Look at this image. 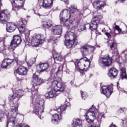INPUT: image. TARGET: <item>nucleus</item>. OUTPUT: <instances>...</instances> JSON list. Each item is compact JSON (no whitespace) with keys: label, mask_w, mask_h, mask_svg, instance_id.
Instances as JSON below:
<instances>
[{"label":"nucleus","mask_w":127,"mask_h":127,"mask_svg":"<svg viewBox=\"0 0 127 127\" xmlns=\"http://www.w3.org/2000/svg\"><path fill=\"white\" fill-rule=\"evenodd\" d=\"M54 79H55V76L53 74H52L47 81V84L49 85V88H52V90L45 95L46 98L49 100L53 99L54 97H57L61 93V92H63L65 90V84L55 80Z\"/></svg>","instance_id":"obj_1"},{"label":"nucleus","mask_w":127,"mask_h":127,"mask_svg":"<svg viewBox=\"0 0 127 127\" xmlns=\"http://www.w3.org/2000/svg\"><path fill=\"white\" fill-rule=\"evenodd\" d=\"M10 17V13L7 10H4L0 13V20L3 24H6V29L7 32H13L16 29L15 24L9 22L7 23L8 19Z\"/></svg>","instance_id":"obj_2"},{"label":"nucleus","mask_w":127,"mask_h":127,"mask_svg":"<svg viewBox=\"0 0 127 127\" xmlns=\"http://www.w3.org/2000/svg\"><path fill=\"white\" fill-rule=\"evenodd\" d=\"M102 32H104L105 35L107 36L108 38H109V40L108 41L110 49L112 50L113 54H118V44H117V42H116V35L113 33V32L111 31L110 33L107 32L105 28L102 30Z\"/></svg>","instance_id":"obj_3"},{"label":"nucleus","mask_w":127,"mask_h":127,"mask_svg":"<svg viewBox=\"0 0 127 127\" xmlns=\"http://www.w3.org/2000/svg\"><path fill=\"white\" fill-rule=\"evenodd\" d=\"M32 101L33 105H35L33 112L36 114L38 117H40L41 114L44 112V100L41 99L38 102H36V99L33 98Z\"/></svg>","instance_id":"obj_4"},{"label":"nucleus","mask_w":127,"mask_h":127,"mask_svg":"<svg viewBox=\"0 0 127 127\" xmlns=\"http://www.w3.org/2000/svg\"><path fill=\"white\" fill-rule=\"evenodd\" d=\"M11 111L8 113L7 116V119L8 121L6 124V127H8V125H12L13 127L14 126L15 123L14 120L16 116H17L18 108V103H16V105L14 106L11 107Z\"/></svg>","instance_id":"obj_5"},{"label":"nucleus","mask_w":127,"mask_h":127,"mask_svg":"<svg viewBox=\"0 0 127 127\" xmlns=\"http://www.w3.org/2000/svg\"><path fill=\"white\" fill-rule=\"evenodd\" d=\"M64 37L65 39L64 45L68 49L72 48L74 42L76 40V35H75V34L72 32H69L65 35Z\"/></svg>","instance_id":"obj_6"},{"label":"nucleus","mask_w":127,"mask_h":127,"mask_svg":"<svg viewBox=\"0 0 127 127\" xmlns=\"http://www.w3.org/2000/svg\"><path fill=\"white\" fill-rule=\"evenodd\" d=\"M103 19L102 15H94L93 19L89 24V28L91 31H96L101 20Z\"/></svg>","instance_id":"obj_7"},{"label":"nucleus","mask_w":127,"mask_h":127,"mask_svg":"<svg viewBox=\"0 0 127 127\" xmlns=\"http://www.w3.org/2000/svg\"><path fill=\"white\" fill-rule=\"evenodd\" d=\"M44 35H37L34 36L31 40V44L34 47H38L40 44L44 43Z\"/></svg>","instance_id":"obj_8"},{"label":"nucleus","mask_w":127,"mask_h":127,"mask_svg":"<svg viewBox=\"0 0 127 127\" xmlns=\"http://www.w3.org/2000/svg\"><path fill=\"white\" fill-rule=\"evenodd\" d=\"M112 58L110 57V56L106 55L104 57H100L98 60V64L100 66H106L108 67L110 66L112 64Z\"/></svg>","instance_id":"obj_9"},{"label":"nucleus","mask_w":127,"mask_h":127,"mask_svg":"<svg viewBox=\"0 0 127 127\" xmlns=\"http://www.w3.org/2000/svg\"><path fill=\"white\" fill-rule=\"evenodd\" d=\"M17 25L20 33H24L26 36L30 35V31L25 28V21L22 20H19L17 22Z\"/></svg>","instance_id":"obj_10"},{"label":"nucleus","mask_w":127,"mask_h":127,"mask_svg":"<svg viewBox=\"0 0 127 127\" xmlns=\"http://www.w3.org/2000/svg\"><path fill=\"white\" fill-rule=\"evenodd\" d=\"M95 107L92 105L86 113V119L87 123L89 124H92L95 120H96V114H95Z\"/></svg>","instance_id":"obj_11"},{"label":"nucleus","mask_w":127,"mask_h":127,"mask_svg":"<svg viewBox=\"0 0 127 127\" xmlns=\"http://www.w3.org/2000/svg\"><path fill=\"white\" fill-rule=\"evenodd\" d=\"M95 51V47L89 45H84L80 48L82 55H89Z\"/></svg>","instance_id":"obj_12"},{"label":"nucleus","mask_w":127,"mask_h":127,"mask_svg":"<svg viewBox=\"0 0 127 127\" xmlns=\"http://www.w3.org/2000/svg\"><path fill=\"white\" fill-rule=\"evenodd\" d=\"M58 113V111L56 110H51L50 114L52 115L53 118H52V123L55 125H58L60 122V120H62V118L59 116L60 114Z\"/></svg>","instance_id":"obj_13"},{"label":"nucleus","mask_w":127,"mask_h":127,"mask_svg":"<svg viewBox=\"0 0 127 127\" xmlns=\"http://www.w3.org/2000/svg\"><path fill=\"white\" fill-rule=\"evenodd\" d=\"M10 1L13 7L12 10H15L14 7L15 8H17V10H18L20 8L23 7L25 0H10Z\"/></svg>","instance_id":"obj_14"},{"label":"nucleus","mask_w":127,"mask_h":127,"mask_svg":"<svg viewBox=\"0 0 127 127\" xmlns=\"http://www.w3.org/2000/svg\"><path fill=\"white\" fill-rule=\"evenodd\" d=\"M22 40H21V38L20 36L18 35L14 36L13 37V40L11 41L10 47L11 48V49H13V50H14L17 46L21 43V42Z\"/></svg>","instance_id":"obj_15"},{"label":"nucleus","mask_w":127,"mask_h":127,"mask_svg":"<svg viewBox=\"0 0 127 127\" xmlns=\"http://www.w3.org/2000/svg\"><path fill=\"white\" fill-rule=\"evenodd\" d=\"M102 91L101 94L105 95L107 98H109L110 96L113 93V85L111 86H103L101 87Z\"/></svg>","instance_id":"obj_16"},{"label":"nucleus","mask_w":127,"mask_h":127,"mask_svg":"<svg viewBox=\"0 0 127 127\" xmlns=\"http://www.w3.org/2000/svg\"><path fill=\"white\" fill-rule=\"evenodd\" d=\"M42 80L41 78H39L38 75L34 73L33 75L32 85L33 88H34L35 90H38V86L41 85Z\"/></svg>","instance_id":"obj_17"},{"label":"nucleus","mask_w":127,"mask_h":127,"mask_svg":"<svg viewBox=\"0 0 127 127\" xmlns=\"http://www.w3.org/2000/svg\"><path fill=\"white\" fill-rule=\"evenodd\" d=\"M92 5L97 10H101L105 7L106 3L101 0H96L92 2Z\"/></svg>","instance_id":"obj_18"},{"label":"nucleus","mask_w":127,"mask_h":127,"mask_svg":"<svg viewBox=\"0 0 127 127\" xmlns=\"http://www.w3.org/2000/svg\"><path fill=\"white\" fill-rule=\"evenodd\" d=\"M86 64H87L88 66H90V64H91V61H90V60L88 59L86 57L81 58L77 63L78 68L81 69L83 66L86 67Z\"/></svg>","instance_id":"obj_19"},{"label":"nucleus","mask_w":127,"mask_h":127,"mask_svg":"<svg viewBox=\"0 0 127 127\" xmlns=\"http://www.w3.org/2000/svg\"><path fill=\"white\" fill-rule=\"evenodd\" d=\"M71 17V13L68 9H64L61 12L60 15V19H64V20H69Z\"/></svg>","instance_id":"obj_20"},{"label":"nucleus","mask_w":127,"mask_h":127,"mask_svg":"<svg viewBox=\"0 0 127 127\" xmlns=\"http://www.w3.org/2000/svg\"><path fill=\"white\" fill-rule=\"evenodd\" d=\"M8 100L10 103V107H14L16 106V104H18L17 102L19 101V99L16 96H14V94L13 95H9L8 97Z\"/></svg>","instance_id":"obj_21"},{"label":"nucleus","mask_w":127,"mask_h":127,"mask_svg":"<svg viewBox=\"0 0 127 127\" xmlns=\"http://www.w3.org/2000/svg\"><path fill=\"white\" fill-rule=\"evenodd\" d=\"M63 29L62 26L60 25L52 27V31L55 35H61L62 34Z\"/></svg>","instance_id":"obj_22"},{"label":"nucleus","mask_w":127,"mask_h":127,"mask_svg":"<svg viewBox=\"0 0 127 127\" xmlns=\"http://www.w3.org/2000/svg\"><path fill=\"white\" fill-rule=\"evenodd\" d=\"M53 5V0H43L42 6L45 9H50Z\"/></svg>","instance_id":"obj_23"},{"label":"nucleus","mask_w":127,"mask_h":127,"mask_svg":"<svg viewBox=\"0 0 127 127\" xmlns=\"http://www.w3.org/2000/svg\"><path fill=\"white\" fill-rule=\"evenodd\" d=\"M108 75L111 79H115L118 76V70L115 68H110L109 70Z\"/></svg>","instance_id":"obj_24"},{"label":"nucleus","mask_w":127,"mask_h":127,"mask_svg":"<svg viewBox=\"0 0 127 127\" xmlns=\"http://www.w3.org/2000/svg\"><path fill=\"white\" fill-rule=\"evenodd\" d=\"M16 72L17 74H19V75L24 76V75H26L27 74V68L22 65H20L17 69Z\"/></svg>","instance_id":"obj_25"},{"label":"nucleus","mask_w":127,"mask_h":127,"mask_svg":"<svg viewBox=\"0 0 127 127\" xmlns=\"http://www.w3.org/2000/svg\"><path fill=\"white\" fill-rule=\"evenodd\" d=\"M67 104H68L67 105H63L61 106L60 108L57 109L58 113L60 114V117L61 118H62V113H63V112H64V111L66 110V108H67V107H68V106H70V103Z\"/></svg>","instance_id":"obj_26"},{"label":"nucleus","mask_w":127,"mask_h":127,"mask_svg":"<svg viewBox=\"0 0 127 127\" xmlns=\"http://www.w3.org/2000/svg\"><path fill=\"white\" fill-rule=\"evenodd\" d=\"M39 67L40 69V72H44V71H47V69L49 68V64H48V63L41 64H39Z\"/></svg>","instance_id":"obj_27"},{"label":"nucleus","mask_w":127,"mask_h":127,"mask_svg":"<svg viewBox=\"0 0 127 127\" xmlns=\"http://www.w3.org/2000/svg\"><path fill=\"white\" fill-rule=\"evenodd\" d=\"M61 23L63 24L64 27H67V28H70V26L72 25V23H70L68 20H64V19H61Z\"/></svg>","instance_id":"obj_28"},{"label":"nucleus","mask_w":127,"mask_h":127,"mask_svg":"<svg viewBox=\"0 0 127 127\" xmlns=\"http://www.w3.org/2000/svg\"><path fill=\"white\" fill-rule=\"evenodd\" d=\"M72 125L73 127H82V120L79 119H74Z\"/></svg>","instance_id":"obj_29"},{"label":"nucleus","mask_w":127,"mask_h":127,"mask_svg":"<svg viewBox=\"0 0 127 127\" xmlns=\"http://www.w3.org/2000/svg\"><path fill=\"white\" fill-rule=\"evenodd\" d=\"M53 24V22L52 20H48L46 22H44V24H43V27L44 28H50L52 25Z\"/></svg>","instance_id":"obj_30"},{"label":"nucleus","mask_w":127,"mask_h":127,"mask_svg":"<svg viewBox=\"0 0 127 127\" xmlns=\"http://www.w3.org/2000/svg\"><path fill=\"white\" fill-rule=\"evenodd\" d=\"M121 78L122 80H124V79H127V72H126V68L124 67H122L121 68Z\"/></svg>","instance_id":"obj_31"},{"label":"nucleus","mask_w":127,"mask_h":127,"mask_svg":"<svg viewBox=\"0 0 127 127\" xmlns=\"http://www.w3.org/2000/svg\"><path fill=\"white\" fill-rule=\"evenodd\" d=\"M23 96V90H18L16 91L15 93H14V97H17V98L19 99V98H21Z\"/></svg>","instance_id":"obj_32"},{"label":"nucleus","mask_w":127,"mask_h":127,"mask_svg":"<svg viewBox=\"0 0 127 127\" xmlns=\"http://www.w3.org/2000/svg\"><path fill=\"white\" fill-rule=\"evenodd\" d=\"M36 61V58H31L28 62L27 63V64L29 66V67H31L33 64H34V63Z\"/></svg>","instance_id":"obj_33"},{"label":"nucleus","mask_w":127,"mask_h":127,"mask_svg":"<svg viewBox=\"0 0 127 127\" xmlns=\"http://www.w3.org/2000/svg\"><path fill=\"white\" fill-rule=\"evenodd\" d=\"M70 14H71V13L74 14L75 12H77V11H78V9H77V7L74 5H71V8H70Z\"/></svg>","instance_id":"obj_34"},{"label":"nucleus","mask_w":127,"mask_h":127,"mask_svg":"<svg viewBox=\"0 0 127 127\" xmlns=\"http://www.w3.org/2000/svg\"><path fill=\"white\" fill-rule=\"evenodd\" d=\"M7 66H8V64H7V62H6V60L5 59L2 62L1 67V68H6Z\"/></svg>","instance_id":"obj_35"},{"label":"nucleus","mask_w":127,"mask_h":127,"mask_svg":"<svg viewBox=\"0 0 127 127\" xmlns=\"http://www.w3.org/2000/svg\"><path fill=\"white\" fill-rule=\"evenodd\" d=\"M78 30L80 32L86 30V25H85V24H81L78 28Z\"/></svg>","instance_id":"obj_36"},{"label":"nucleus","mask_w":127,"mask_h":127,"mask_svg":"<svg viewBox=\"0 0 127 127\" xmlns=\"http://www.w3.org/2000/svg\"><path fill=\"white\" fill-rule=\"evenodd\" d=\"M127 108H120L118 112L119 113V114H124V113H126V112H127Z\"/></svg>","instance_id":"obj_37"},{"label":"nucleus","mask_w":127,"mask_h":127,"mask_svg":"<svg viewBox=\"0 0 127 127\" xmlns=\"http://www.w3.org/2000/svg\"><path fill=\"white\" fill-rule=\"evenodd\" d=\"M4 118V112L0 110V122H2V119Z\"/></svg>","instance_id":"obj_38"},{"label":"nucleus","mask_w":127,"mask_h":127,"mask_svg":"<svg viewBox=\"0 0 127 127\" xmlns=\"http://www.w3.org/2000/svg\"><path fill=\"white\" fill-rule=\"evenodd\" d=\"M55 60H56V61L61 62L62 61V60H63V59L62 58V57H61V56H59L55 57Z\"/></svg>","instance_id":"obj_39"},{"label":"nucleus","mask_w":127,"mask_h":127,"mask_svg":"<svg viewBox=\"0 0 127 127\" xmlns=\"http://www.w3.org/2000/svg\"><path fill=\"white\" fill-rule=\"evenodd\" d=\"M115 30H114V32L115 33H116V31H118V33H120V32H121V31H122V30L121 29V28H120V27L118 25H116L115 27Z\"/></svg>","instance_id":"obj_40"},{"label":"nucleus","mask_w":127,"mask_h":127,"mask_svg":"<svg viewBox=\"0 0 127 127\" xmlns=\"http://www.w3.org/2000/svg\"><path fill=\"white\" fill-rule=\"evenodd\" d=\"M81 96L82 99L85 100L86 99H87V97H88V94H87L86 93L82 92L81 93Z\"/></svg>","instance_id":"obj_41"},{"label":"nucleus","mask_w":127,"mask_h":127,"mask_svg":"<svg viewBox=\"0 0 127 127\" xmlns=\"http://www.w3.org/2000/svg\"><path fill=\"white\" fill-rule=\"evenodd\" d=\"M5 60H6L8 65H10V64H11V63H12V62H13V60L12 59H5Z\"/></svg>","instance_id":"obj_42"},{"label":"nucleus","mask_w":127,"mask_h":127,"mask_svg":"<svg viewBox=\"0 0 127 127\" xmlns=\"http://www.w3.org/2000/svg\"><path fill=\"white\" fill-rule=\"evenodd\" d=\"M56 74L58 78H60L61 77H62V74L61 73V71L58 70Z\"/></svg>","instance_id":"obj_43"},{"label":"nucleus","mask_w":127,"mask_h":127,"mask_svg":"<svg viewBox=\"0 0 127 127\" xmlns=\"http://www.w3.org/2000/svg\"><path fill=\"white\" fill-rule=\"evenodd\" d=\"M17 126H18V127H30L26 124H19Z\"/></svg>","instance_id":"obj_44"},{"label":"nucleus","mask_w":127,"mask_h":127,"mask_svg":"<svg viewBox=\"0 0 127 127\" xmlns=\"http://www.w3.org/2000/svg\"><path fill=\"white\" fill-rule=\"evenodd\" d=\"M80 70V72L81 73V75H84L85 74L84 72H85V68H84L83 69L80 68L79 69Z\"/></svg>","instance_id":"obj_45"},{"label":"nucleus","mask_w":127,"mask_h":127,"mask_svg":"<svg viewBox=\"0 0 127 127\" xmlns=\"http://www.w3.org/2000/svg\"><path fill=\"white\" fill-rule=\"evenodd\" d=\"M112 58H113V59H114V58H115L116 61H117V62H119V63H120V62H119V61H118V58H119V57L113 56Z\"/></svg>","instance_id":"obj_46"},{"label":"nucleus","mask_w":127,"mask_h":127,"mask_svg":"<svg viewBox=\"0 0 127 127\" xmlns=\"http://www.w3.org/2000/svg\"><path fill=\"white\" fill-rule=\"evenodd\" d=\"M57 42V38H53V43H54V44H55V43H56Z\"/></svg>","instance_id":"obj_47"},{"label":"nucleus","mask_w":127,"mask_h":127,"mask_svg":"<svg viewBox=\"0 0 127 127\" xmlns=\"http://www.w3.org/2000/svg\"><path fill=\"white\" fill-rule=\"evenodd\" d=\"M124 53L125 55V57L126 58H127V50H125L124 52Z\"/></svg>","instance_id":"obj_48"},{"label":"nucleus","mask_w":127,"mask_h":127,"mask_svg":"<svg viewBox=\"0 0 127 127\" xmlns=\"http://www.w3.org/2000/svg\"><path fill=\"white\" fill-rule=\"evenodd\" d=\"M109 127H117V126H116V125L112 123V124L110 125V126Z\"/></svg>","instance_id":"obj_49"},{"label":"nucleus","mask_w":127,"mask_h":127,"mask_svg":"<svg viewBox=\"0 0 127 127\" xmlns=\"http://www.w3.org/2000/svg\"><path fill=\"white\" fill-rule=\"evenodd\" d=\"M85 12H89V13H90L91 12V11H90V10L88 9H86L85 10Z\"/></svg>","instance_id":"obj_50"},{"label":"nucleus","mask_w":127,"mask_h":127,"mask_svg":"<svg viewBox=\"0 0 127 127\" xmlns=\"http://www.w3.org/2000/svg\"><path fill=\"white\" fill-rule=\"evenodd\" d=\"M97 35H102V34L99 32H96Z\"/></svg>","instance_id":"obj_51"},{"label":"nucleus","mask_w":127,"mask_h":127,"mask_svg":"<svg viewBox=\"0 0 127 127\" xmlns=\"http://www.w3.org/2000/svg\"><path fill=\"white\" fill-rule=\"evenodd\" d=\"M2 41H3V38H0V43L2 42Z\"/></svg>","instance_id":"obj_52"},{"label":"nucleus","mask_w":127,"mask_h":127,"mask_svg":"<svg viewBox=\"0 0 127 127\" xmlns=\"http://www.w3.org/2000/svg\"><path fill=\"white\" fill-rule=\"evenodd\" d=\"M122 92H123V93H125V94H127V91H126V90H122Z\"/></svg>","instance_id":"obj_53"},{"label":"nucleus","mask_w":127,"mask_h":127,"mask_svg":"<svg viewBox=\"0 0 127 127\" xmlns=\"http://www.w3.org/2000/svg\"><path fill=\"white\" fill-rule=\"evenodd\" d=\"M62 0V1H64V2H67L69 0Z\"/></svg>","instance_id":"obj_54"},{"label":"nucleus","mask_w":127,"mask_h":127,"mask_svg":"<svg viewBox=\"0 0 127 127\" xmlns=\"http://www.w3.org/2000/svg\"><path fill=\"white\" fill-rule=\"evenodd\" d=\"M120 1L124 2V1H127V0H119Z\"/></svg>","instance_id":"obj_55"},{"label":"nucleus","mask_w":127,"mask_h":127,"mask_svg":"<svg viewBox=\"0 0 127 127\" xmlns=\"http://www.w3.org/2000/svg\"><path fill=\"white\" fill-rule=\"evenodd\" d=\"M98 117L99 118H100V117H101L100 119H102V118H103V115H99Z\"/></svg>","instance_id":"obj_56"},{"label":"nucleus","mask_w":127,"mask_h":127,"mask_svg":"<svg viewBox=\"0 0 127 127\" xmlns=\"http://www.w3.org/2000/svg\"><path fill=\"white\" fill-rule=\"evenodd\" d=\"M66 72L67 74H69V70H66Z\"/></svg>","instance_id":"obj_57"},{"label":"nucleus","mask_w":127,"mask_h":127,"mask_svg":"<svg viewBox=\"0 0 127 127\" xmlns=\"http://www.w3.org/2000/svg\"><path fill=\"white\" fill-rule=\"evenodd\" d=\"M66 103H67V99L65 100V105H66V104H67Z\"/></svg>","instance_id":"obj_58"},{"label":"nucleus","mask_w":127,"mask_h":127,"mask_svg":"<svg viewBox=\"0 0 127 127\" xmlns=\"http://www.w3.org/2000/svg\"><path fill=\"white\" fill-rule=\"evenodd\" d=\"M96 13H97V12H95V13L94 12V13H93L94 15H95V14H96Z\"/></svg>","instance_id":"obj_59"},{"label":"nucleus","mask_w":127,"mask_h":127,"mask_svg":"<svg viewBox=\"0 0 127 127\" xmlns=\"http://www.w3.org/2000/svg\"><path fill=\"white\" fill-rule=\"evenodd\" d=\"M114 25H115V26H116V23H114Z\"/></svg>","instance_id":"obj_60"},{"label":"nucleus","mask_w":127,"mask_h":127,"mask_svg":"<svg viewBox=\"0 0 127 127\" xmlns=\"http://www.w3.org/2000/svg\"><path fill=\"white\" fill-rule=\"evenodd\" d=\"M32 95H33V92H32Z\"/></svg>","instance_id":"obj_61"}]
</instances>
